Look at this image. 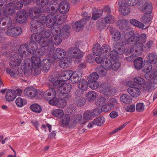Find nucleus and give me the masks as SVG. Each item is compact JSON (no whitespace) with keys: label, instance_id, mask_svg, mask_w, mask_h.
<instances>
[{"label":"nucleus","instance_id":"4be33fe9","mask_svg":"<svg viewBox=\"0 0 157 157\" xmlns=\"http://www.w3.org/2000/svg\"><path fill=\"white\" fill-rule=\"evenodd\" d=\"M59 7V10L62 13H67L70 9L69 4L67 1H63L60 3Z\"/></svg>","mask_w":157,"mask_h":157},{"label":"nucleus","instance_id":"473e14b6","mask_svg":"<svg viewBox=\"0 0 157 157\" xmlns=\"http://www.w3.org/2000/svg\"><path fill=\"white\" fill-rule=\"evenodd\" d=\"M97 96V93L93 91L88 92L86 94V98L90 102L93 101L96 98Z\"/></svg>","mask_w":157,"mask_h":157},{"label":"nucleus","instance_id":"6e6d98bb","mask_svg":"<svg viewBox=\"0 0 157 157\" xmlns=\"http://www.w3.org/2000/svg\"><path fill=\"white\" fill-rule=\"evenodd\" d=\"M29 15L30 18L32 19H33V20H36L38 21V19L37 20H36L37 18L36 15L35 14L34 11H33V9H32L29 10Z\"/></svg>","mask_w":157,"mask_h":157},{"label":"nucleus","instance_id":"6e6552de","mask_svg":"<svg viewBox=\"0 0 157 157\" xmlns=\"http://www.w3.org/2000/svg\"><path fill=\"white\" fill-rule=\"evenodd\" d=\"M37 29L34 30H32L31 29H31L32 32L36 31V30H39V33H38L40 36V45L42 47H46L48 46V40H50L48 38L52 34V30L51 31L50 30H47L43 28L44 27H42L41 25H40L39 26H37Z\"/></svg>","mask_w":157,"mask_h":157},{"label":"nucleus","instance_id":"f257e3e1","mask_svg":"<svg viewBox=\"0 0 157 157\" xmlns=\"http://www.w3.org/2000/svg\"><path fill=\"white\" fill-rule=\"evenodd\" d=\"M26 48L29 51H30L29 50V49L28 48L27 45H22L19 50V54L15 52V54L10 58L9 64L11 68H7L6 72L13 78H17L19 77L20 73L17 69L18 68V69H23L28 71L35 68V71L37 73L40 72L38 67L40 66V60L38 57L33 56L31 57V59L27 58L21 63L23 58L24 56H25L26 54L25 51Z\"/></svg>","mask_w":157,"mask_h":157},{"label":"nucleus","instance_id":"338daca9","mask_svg":"<svg viewBox=\"0 0 157 157\" xmlns=\"http://www.w3.org/2000/svg\"><path fill=\"white\" fill-rule=\"evenodd\" d=\"M62 121V124L64 126L67 125L70 121L69 116L68 115L65 116Z\"/></svg>","mask_w":157,"mask_h":157},{"label":"nucleus","instance_id":"c85d7f7f","mask_svg":"<svg viewBox=\"0 0 157 157\" xmlns=\"http://www.w3.org/2000/svg\"><path fill=\"white\" fill-rule=\"evenodd\" d=\"M147 59L148 62L153 64H155L157 62V55L154 53H149L147 55Z\"/></svg>","mask_w":157,"mask_h":157},{"label":"nucleus","instance_id":"09e8293b","mask_svg":"<svg viewBox=\"0 0 157 157\" xmlns=\"http://www.w3.org/2000/svg\"><path fill=\"white\" fill-rule=\"evenodd\" d=\"M82 20L80 21H76L74 23L75 25V29L76 31H79L81 29H82L83 27V25L82 23Z\"/></svg>","mask_w":157,"mask_h":157},{"label":"nucleus","instance_id":"7ed1b4c3","mask_svg":"<svg viewBox=\"0 0 157 157\" xmlns=\"http://www.w3.org/2000/svg\"><path fill=\"white\" fill-rule=\"evenodd\" d=\"M147 36L145 33H143L138 36H132L125 41V44H134L133 47H131L129 51L131 53L133 52L135 50L136 53L138 51H141L142 49L143 44L147 40Z\"/></svg>","mask_w":157,"mask_h":157},{"label":"nucleus","instance_id":"9b49d317","mask_svg":"<svg viewBox=\"0 0 157 157\" xmlns=\"http://www.w3.org/2000/svg\"><path fill=\"white\" fill-rule=\"evenodd\" d=\"M110 32L113 35L112 38L114 41H117L121 40L123 44H127L124 43L125 41L127 39L125 33L124 31H121L120 32L115 28H113Z\"/></svg>","mask_w":157,"mask_h":157},{"label":"nucleus","instance_id":"49530a36","mask_svg":"<svg viewBox=\"0 0 157 157\" xmlns=\"http://www.w3.org/2000/svg\"><path fill=\"white\" fill-rule=\"evenodd\" d=\"M107 103L112 110L118 104L117 100L113 98L110 99Z\"/></svg>","mask_w":157,"mask_h":157},{"label":"nucleus","instance_id":"ea45409f","mask_svg":"<svg viewBox=\"0 0 157 157\" xmlns=\"http://www.w3.org/2000/svg\"><path fill=\"white\" fill-rule=\"evenodd\" d=\"M33 11L35 14L36 15L37 19L39 21V17L40 16H41V14H42V13L44 11V8L42 7H35L33 8Z\"/></svg>","mask_w":157,"mask_h":157},{"label":"nucleus","instance_id":"20e7f679","mask_svg":"<svg viewBox=\"0 0 157 157\" xmlns=\"http://www.w3.org/2000/svg\"><path fill=\"white\" fill-rule=\"evenodd\" d=\"M45 15L42 14L41 16L39 17V21L36 20L32 21L30 23L32 30H34L38 28V26L41 25L42 27L44 26V24H46L48 28H52L55 25L57 17L56 15L49 14L44 18Z\"/></svg>","mask_w":157,"mask_h":157},{"label":"nucleus","instance_id":"a211bd4d","mask_svg":"<svg viewBox=\"0 0 157 157\" xmlns=\"http://www.w3.org/2000/svg\"><path fill=\"white\" fill-rule=\"evenodd\" d=\"M41 60H40V61ZM42 67L44 71H48L49 70L50 68V60L47 59H43L41 62L40 61V66L38 67L39 70H40V72L39 73H36L35 71V68H33L32 69H34V71L36 73V74L37 75L38 74H39L40 72V66Z\"/></svg>","mask_w":157,"mask_h":157},{"label":"nucleus","instance_id":"423d86ee","mask_svg":"<svg viewBox=\"0 0 157 157\" xmlns=\"http://www.w3.org/2000/svg\"><path fill=\"white\" fill-rule=\"evenodd\" d=\"M60 28L59 27H53L52 29V36L51 40H48V46L45 48L48 51H52L54 49L53 44L59 45L62 41L63 36L59 33Z\"/></svg>","mask_w":157,"mask_h":157},{"label":"nucleus","instance_id":"a19ab883","mask_svg":"<svg viewBox=\"0 0 157 157\" xmlns=\"http://www.w3.org/2000/svg\"><path fill=\"white\" fill-rule=\"evenodd\" d=\"M120 99L121 101L126 104L130 103L132 100L130 97L126 94L122 95L121 96Z\"/></svg>","mask_w":157,"mask_h":157},{"label":"nucleus","instance_id":"39448f33","mask_svg":"<svg viewBox=\"0 0 157 157\" xmlns=\"http://www.w3.org/2000/svg\"><path fill=\"white\" fill-rule=\"evenodd\" d=\"M51 81L50 85L52 87L48 89L43 93V95L45 99L49 101L50 104L56 105L58 104L59 101L58 98L61 99L60 97L57 87L55 88L52 85V81Z\"/></svg>","mask_w":157,"mask_h":157},{"label":"nucleus","instance_id":"4c0bfd02","mask_svg":"<svg viewBox=\"0 0 157 157\" xmlns=\"http://www.w3.org/2000/svg\"><path fill=\"white\" fill-rule=\"evenodd\" d=\"M31 109L33 112L40 113L42 111L41 107L37 104H33L30 106Z\"/></svg>","mask_w":157,"mask_h":157},{"label":"nucleus","instance_id":"4d7b16f0","mask_svg":"<svg viewBox=\"0 0 157 157\" xmlns=\"http://www.w3.org/2000/svg\"><path fill=\"white\" fill-rule=\"evenodd\" d=\"M106 101V99L104 97H99L98 98L96 103L98 105H102L105 104Z\"/></svg>","mask_w":157,"mask_h":157},{"label":"nucleus","instance_id":"c03bdc74","mask_svg":"<svg viewBox=\"0 0 157 157\" xmlns=\"http://www.w3.org/2000/svg\"><path fill=\"white\" fill-rule=\"evenodd\" d=\"M112 62L109 59H106L105 62L103 63L101 66L103 67L105 70H109L111 69Z\"/></svg>","mask_w":157,"mask_h":157},{"label":"nucleus","instance_id":"aec40b11","mask_svg":"<svg viewBox=\"0 0 157 157\" xmlns=\"http://www.w3.org/2000/svg\"><path fill=\"white\" fill-rule=\"evenodd\" d=\"M66 54V51L61 48H57L56 49L53 53V56L55 59L63 58L65 57Z\"/></svg>","mask_w":157,"mask_h":157},{"label":"nucleus","instance_id":"9d476101","mask_svg":"<svg viewBox=\"0 0 157 157\" xmlns=\"http://www.w3.org/2000/svg\"><path fill=\"white\" fill-rule=\"evenodd\" d=\"M24 94L25 96L30 99L35 98L36 99L41 98L42 95L40 90L31 87L26 88L24 90Z\"/></svg>","mask_w":157,"mask_h":157},{"label":"nucleus","instance_id":"6ab92c4d","mask_svg":"<svg viewBox=\"0 0 157 157\" xmlns=\"http://www.w3.org/2000/svg\"><path fill=\"white\" fill-rule=\"evenodd\" d=\"M14 4L13 3H10L6 5L5 7L3 10L2 12L3 14L12 15L15 12Z\"/></svg>","mask_w":157,"mask_h":157},{"label":"nucleus","instance_id":"bb28decb","mask_svg":"<svg viewBox=\"0 0 157 157\" xmlns=\"http://www.w3.org/2000/svg\"><path fill=\"white\" fill-rule=\"evenodd\" d=\"M88 83L87 81L84 79L80 80L78 84L79 89L82 91H84L87 90Z\"/></svg>","mask_w":157,"mask_h":157},{"label":"nucleus","instance_id":"c756f323","mask_svg":"<svg viewBox=\"0 0 157 157\" xmlns=\"http://www.w3.org/2000/svg\"><path fill=\"white\" fill-rule=\"evenodd\" d=\"M143 59L141 57H138L134 62V66L135 68L138 70L140 69L143 66Z\"/></svg>","mask_w":157,"mask_h":157},{"label":"nucleus","instance_id":"680f3d73","mask_svg":"<svg viewBox=\"0 0 157 157\" xmlns=\"http://www.w3.org/2000/svg\"><path fill=\"white\" fill-rule=\"evenodd\" d=\"M101 110L100 108H96L91 112L93 117H95L100 114L101 112Z\"/></svg>","mask_w":157,"mask_h":157},{"label":"nucleus","instance_id":"b1692460","mask_svg":"<svg viewBox=\"0 0 157 157\" xmlns=\"http://www.w3.org/2000/svg\"><path fill=\"white\" fill-rule=\"evenodd\" d=\"M128 5L122 2L120 5L119 11L121 14L124 15H128L130 12V9Z\"/></svg>","mask_w":157,"mask_h":157},{"label":"nucleus","instance_id":"603ef678","mask_svg":"<svg viewBox=\"0 0 157 157\" xmlns=\"http://www.w3.org/2000/svg\"><path fill=\"white\" fill-rule=\"evenodd\" d=\"M93 117L91 112L89 110L85 111L83 113V119L86 120H89Z\"/></svg>","mask_w":157,"mask_h":157},{"label":"nucleus","instance_id":"f03ea898","mask_svg":"<svg viewBox=\"0 0 157 157\" xmlns=\"http://www.w3.org/2000/svg\"><path fill=\"white\" fill-rule=\"evenodd\" d=\"M40 35L38 33H33L31 36L30 39V43H29L30 46L31 47V49L29 47V45L26 44H21L19 47H18V45L16 42L14 41H12L11 42V44L12 46L11 47V50L13 52H16L18 51V54H19V50L21 48V46L23 45H28V48L29 49L30 51H29L26 48L25 51L26 53L25 56H24L23 57L26 56L28 54H33V55L32 56H34L36 57H38L40 59L39 56H38L37 54H35V53L36 52V50L38 49V44L39 43L40 44Z\"/></svg>","mask_w":157,"mask_h":157},{"label":"nucleus","instance_id":"ddd939ff","mask_svg":"<svg viewBox=\"0 0 157 157\" xmlns=\"http://www.w3.org/2000/svg\"><path fill=\"white\" fill-rule=\"evenodd\" d=\"M67 53L71 57L76 59H79L83 55L82 52L78 48L75 47L69 48Z\"/></svg>","mask_w":157,"mask_h":157},{"label":"nucleus","instance_id":"412c9836","mask_svg":"<svg viewBox=\"0 0 157 157\" xmlns=\"http://www.w3.org/2000/svg\"><path fill=\"white\" fill-rule=\"evenodd\" d=\"M127 91L133 97L136 98L139 97L140 94V89L135 87H130L127 89Z\"/></svg>","mask_w":157,"mask_h":157},{"label":"nucleus","instance_id":"5701e85b","mask_svg":"<svg viewBox=\"0 0 157 157\" xmlns=\"http://www.w3.org/2000/svg\"><path fill=\"white\" fill-rule=\"evenodd\" d=\"M142 12L146 14L151 13L152 9V5L149 1H147L145 2L142 7Z\"/></svg>","mask_w":157,"mask_h":157},{"label":"nucleus","instance_id":"e2e57ef3","mask_svg":"<svg viewBox=\"0 0 157 157\" xmlns=\"http://www.w3.org/2000/svg\"><path fill=\"white\" fill-rule=\"evenodd\" d=\"M49 0H36V3L39 6H44L46 5Z\"/></svg>","mask_w":157,"mask_h":157},{"label":"nucleus","instance_id":"dca6fc26","mask_svg":"<svg viewBox=\"0 0 157 157\" xmlns=\"http://www.w3.org/2000/svg\"><path fill=\"white\" fill-rule=\"evenodd\" d=\"M28 14L23 10L18 11L16 14V20L18 23H22L26 22Z\"/></svg>","mask_w":157,"mask_h":157},{"label":"nucleus","instance_id":"c9c22d12","mask_svg":"<svg viewBox=\"0 0 157 157\" xmlns=\"http://www.w3.org/2000/svg\"><path fill=\"white\" fill-rule=\"evenodd\" d=\"M105 121V118L102 116L99 117L93 120L94 124L97 126H101L104 123Z\"/></svg>","mask_w":157,"mask_h":157},{"label":"nucleus","instance_id":"393cba45","mask_svg":"<svg viewBox=\"0 0 157 157\" xmlns=\"http://www.w3.org/2000/svg\"><path fill=\"white\" fill-rule=\"evenodd\" d=\"M74 103L79 106H81L85 103L86 100L85 98L83 97L76 96L73 99Z\"/></svg>","mask_w":157,"mask_h":157},{"label":"nucleus","instance_id":"774afa93","mask_svg":"<svg viewBox=\"0 0 157 157\" xmlns=\"http://www.w3.org/2000/svg\"><path fill=\"white\" fill-rule=\"evenodd\" d=\"M101 15L99 14L98 11H94L93 13L92 19L94 20H96L99 17H100Z\"/></svg>","mask_w":157,"mask_h":157},{"label":"nucleus","instance_id":"f704fd0d","mask_svg":"<svg viewBox=\"0 0 157 157\" xmlns=\"http://www.w3.org/2000/svg\"><path fill=\"white\" fill-rule=\"evenodd\" d=\"M144 88L146 91L148 92L152 91L155 89L154 84L150 81H147L146 82L144 86Z\"/></svg>","mask_w":157,"mask_h":157},{"label":"nucleus","instance_id":"58836bf2","mask_svg":"<svg viewBox=\"0 0 157 157\" xmlns=\"http://www.w3.org/2000/svg\"><path fill=\"white\" fill-rule=\"evenodd\" d=\"M115 20V18L114 16L111 14L107 15L104 17L105 22L107 24L113 23Z\"/></svg>","mask_w":157,"mask_h":157},{"label":"nucleus","instance_id":"bf43d9fd","mask_svg":"<svg viewBox=\"0 0 157 157\" xmlns=\"http://www.w3.org/2000/svg\"><path fill=\"white\" fill-rule=\"evenodd\" d=\"M121 66V64L120 62H115L112 64L111 69L113 71H117L120 67Z\"/></svg>","mask_w":157,"mask_h":157},{"label":"nucleus","instance_id":"13d9d810","mask_svg":"<svg viewBox=\"0 0 157 157\" xmlns=\"http://www.w3.org/2000/svg\"><path fill=\"white\" fill-rule=\"evenodd\" d=\"M136 110L139 112L143 111L144 109V105L143 103H138L136 105Z\"/></svg>","mask_w":157,"mask_h":157},{"label":"nucleus","instance_id":"e433bc0d","mask_svg":"<svg viewBox=\"0 0 157 157\" xmlns=\"http://www.w3.org/2000/svg\"><path fill=\"white\" fill-rule=\"evenodd\" d=\"M107 70L105 69L102 66H99L96 68V72L99 74L100 76L104 77L106 76L107 74Z\"/></svg>","mask_w":157,"mask_h":157},{"label":"nucleus","instance_id":"f8f14e48","mask_svg":"<svg viewBox=\"0 0 157 157\" xmlns=\"http://www.w3.org/2000/svg\"><path fill=\"white\" fill-rule=\"evenodd\" d=\"M151 16L148 14H144L142 15L140 19V21L142 22H140L135 19H133L130 20L131 24L134 26L137 27L143 28L144 26V25L142 23L144 24H146L150 22L151 20Z\"/></svg>","mask_w":157,"mask_h":157},{"label":"nucleus","instance_id":"de8ad7c7","mask_svg":"<svg viewBox=\"0 0 157 157\" xmlns=\"http://www.w3.org/2000/svg\"><path fill=\"white\" fill-rule=\"evenodd\" d=\"M80 78L78 74H73V75L71 77L70 80L71 82L73 83H75L80 81Z\"/></svg>","mask_w":157,"mask_h":157},{"label":"nucleus","instance_id":"a18cd8bd","mask_svg":"<svg viewBox=\"0 0 157 157\" xmlns=\"http://www.w3.org/2000/svg\"><path fill=\"white\" fill-rule=\"evenodd\" d=\"M88 82V86L92 89L95 90L99 87V84L98 82L93 81Z\"/></svg>","mask_w":157,"mask_h":157},{"label":"nucleus","instance_id":"37998d69","mask_svg":"<svg viewBox=\"0 0 157 157\" xmlns=\"http://www.w3.org/2000/svg\"><path fill=\"white\" fill-rule=\"evenodd\" d=\"M17 105L19 107H21L27 103V101L25 99H23L20 97L17 98L15 101Z\"/></svg>","mask_w":157,"mask_h":157},{"label":"nucleus","instance_id":"69168bd1","mask_svg":"<svg viewBox=\"0 0 157 157\" xmlns=\"http://www.w3.org/2000/svg\"><path fill=\"white\" fill-rule=\"evenodd\" d=\"M134 81L135 82L140 85L143 84L145 82L144 79L140 77L135 78L134 79Z\"/></svg>","mask_w":157,"mask_h":157},{"label":"nucleus","instance_id":"7c9ffc66","mask_svg":"<svg viewBox=\"0 0 157 157\" xmlns=\"http://www.w3.org/2000/svg\"><path fill=\"white\" fill-rule=\"evenodd\" d=\"M16 98V96L14 94L13 92L11 89H8L6 95V98L9 101H13Z\"/></svg>","mask_w":157,"mask_h":157},{"label":"nucleus","instance_id":"2f4dec72","mask_svg":"<svg viewBox=\"0 0 157 157\" xmlns=\"http://www.w3.org/2000/svg\"><path fill=\"white\" fill-rule=\"evenodd\" d=\"M52 113L53 116L58 118H61L64 115L63 111L61 109H54L52 110Z\"/></svg>","mask_w":157,"mask_h":157},{"label":"nucleus","instance_id":"2eb2a0df","mask_svg":"<svg viewBox=\"0 0 157 157\" xmlns=\"http://www.w3.org/2000/svg\"><path fill=\"white\" fill-rule=\"evenodd\" d=\"M12 20L10 17H5L0 18V29L4 30L5 28H9L12 24Z\"/></svg>","mask_w":157,"mask_h":157},{"label":"nucleus","instance_id":"0eeeda50","mask_svg":"<svg viewBox=\"0 0 157 157\" xmlns=\"http://www.w3.org/2000/svg\"><path fill=\"white\" fill-rule=\"evenodd\" d=\"M50 81H52V85L55 88L57 87L61 99L63 94L69 93L71 90V86L69 83H64L63 81L57 80L55 78L50 79Z\"/></svg>","mask_w":157,"mask_h":157},{"label":"nucleus","instance_id":"5fc2aeb1","mask_svg":"<svg viewBox=\"0 0 157 157\" xmlns=\"http://www.w3.org/2000/svg\"><path fill=\"white\" fill-rule=\"evenodd\" d=\"M151 64L152 63L148 61L146 63H145L143 66L144 72H149L151 70L152 68V66Z\"/></svg>","mask_w":157,"mask_h":157},{"label":"nucleus","instance_id":"1a4fd4ad","mask_svg":"<svg viewBox=\"0 0 157 157\" xmlns=\"http://www.w3.org/2000/svg\"><path fill=\"white\" fill-rule=\"evenodd\" d=\"M111 50L110 46L107 44H103L100 48V45L98 44H94L93 48V51L94 54L104 56L105 58L109 57V52Z\"/></svg>","mask_w":157,"mask_h":157},{"label":"nucleus","instance_id":"3c124183","mask_svg":"<svg viewBox=\"0 0 157 157\" xmlns=\"http://www.w3.org/2000/svg\"><path fill=\"white\" fill-rule=\"evenodd\" d=\"M117 25L119 29H123L126 25V21L124 20L118 21L117 22Z\"/></svg>","mask_w":157,"mask_h":157},{"label":"nucleus","instance_id":"a878e982","mask_svg":"<svg viewBox=\"0 0 157 157\" xmlns=\"http://www.w3.org/2000/svg\"><path fill=\"white\" fill-rule=\"evenodd\" d=\"M73 71H63L61 74V77L64 81H67L71 78L73 75Z\"/></svg>","mask_w":157,"mask_h":157},{"label":"nucleus","instance_id":"f3484780","mask_svg":"<svg viewBox=\"0 0 157 157\" xmlns=\"http://www.w3.org/2000/svg\"><path fill=\"white\" fill-rule=\"evenodd\" d=\"M22 32V29L20 27H13L8 29L6 33L8 36H15L20 35Z\"/></svg>","mask_w":157,"mask_h":157},{"label":"nucleus","instance_id":"0e129e2a","mask_svg":"<svg viewBox=\"0 0 157 157\" xmlns=\"http://www.w3.org/2000/svg\"><path fill=\"white\" fill-rule=\"evenodd\" d=\"M139 0H126L127 4L128 6H133L136 5Z\"/></svg>","mask_w":157,"mask_h":157},{"label":"nucleus","instance_id":"864d4df0","mask_svg":"<svg viewBox=\"0 0 157 157\" xmlns=\"http://www.w3.org/2000/svg\"><path fill=\"white\" fill-rule=\"evenodd\" d=\"M96 56H98L95 58V60L96 63H101L102 62L104 61L106 58H105L104 57V56L100 54V55H97L96 54H94Z\"/></svg>","mask_w":157,"mask_h":157},{"label":"nucleus","instance_id":"4468645a","mask_svg":"<svg viewBox=\"0 0 157 157\" xmlns=\"http://www.w3.org/2000/svg\"><path fill=\"white\" fill-rule=\"evenodd\" d=\"M98 89L100 92H102L107 95L113 94V91H112L114 90L113 88H111L106 82H102L99 85Z\"/></svg>","mask_w":157,"mask_h":157},{"label":"nucleus","instance_id":"052dcab7","mask_svg":"<svg viewBox=\"0 0 157 157\" xmlns=\"http://www.w3.org/2000/svg\"><path fill=\"white\" fill-rule=\"evenodd\" d=\"M93 54H89L86 56V61L90 63L93 62L94 60L95 57Z\"/></svg>","mask_w":157,"mask_h":157},{"label":"nucleus","instance_id":"79ce46f5","mask_svg":"<svg viewBox=\"0 0 157 157\" xmlns=\"http://www.w3.org/2000/svg\"><path fill=\"white\" fill-rule=\"evenodd\" d=\"M99 75L97 72H93L90 74L87 77L88 82L96 81L99 78Z\"/></svg>","mask_w":157,"mask_h":157},{"label":"nucleus","instance_id":"8fccbe9b","mask_svg":"<svg viewBox=\"0 0 157 157\" xmlns=\"http://www.w3.org/2000/svg\"><path fill=\"white\" fill-rule=\"evenodd\" d=\"M110 58L114 61L116 60L119 58V56L115 50H112L109 54Z\"/></svg>","mask_w":157,"mask_h":157},{"label":"nucleus","instance_id":"72a5a7b5","mask_svg":"<svg viewBox=\"0 0 157 157\" xmlns=\"http://www.w3.org/2000/svg\"><path fill=\"white\" fill-rule=\"evenodd\" d=\"M70 26L68 25H65L59 31V33L63 36V37H67L68 36L70 33L69 29Z\"/></svg>","mask_w":157,"mask_h":157},{"label":"nucleus","instance_id":"cd10ccee","mask_svg":"<svg viewBox=\"0 0 157 157\" xmlns=\"http://www.w3.org/2000/svg\"><path fill=\"white\" fill-rule=\"evenodd\" d=\"M61 59V61L59 63L60 67L63 68H65L68 67L70 64V59L68 57H64Z\"/></svg>","mask_w":157,"mask_h":157}]
</instances>
